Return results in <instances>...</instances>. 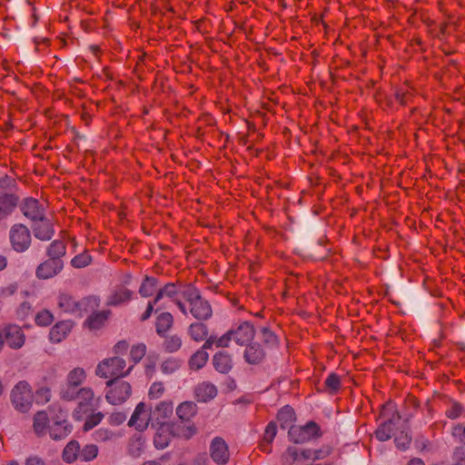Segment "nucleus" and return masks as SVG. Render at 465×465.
<instances>
[{"mask_svg":"<svg viewBox=\"0 0 465 465\" xmlns=\"http://www.w3.org/2000/svg\"><path fill=\"white\" fill-rule=\"evenodd\" d=\"M16 180L7 174L0 178V222L7 219L18 207L20 197L16 193Z\"/></svg>","mask_w":465,"mask_h":465,"instance_id":"nucleus-1","label":"nucleus"},{"mask_svg":"<svg viewBox=\"0 0 465 465\" xmlns=\"http://www.w3.org/2000/svg\"><path fill=\"white\" fill-rule=\"evenodd\" d=\"M10 400L17 411L28 412L34 402V393L29 383L25 381L17 382L11 391Z\"/></svg>","mask_w":465,"mask_h":465,"instance_id":"nucleus-2","label":"nucleus"},{"mask_svg":"<svg viewBox=\"0 0 465 465\" xmlns=\"http://www.w3.org/2000/svg\"><path fill=\"white\" fill-rule=\"evenodd\" d=\"M78 393V403L73 411V417L75 420H83L87 414L99 407L100 398H95L90 387H82Z\"/></svg>","mask_w":465,"mask_h":465,"instance_id":"nucleus-3","label":"nucleus"},{"mask_svg":"<svg viewBox=\"0 0 465 465\" xmlns=\"http://www.w3.org/2000/svg\"><path fill=\"white\" fill-rule=\"evenodd\" d=\"M125 365L126 362L123 358L117 356L112 357L100 362L95 370V373L97 376L104 379H121L122 377L128 375L133 369V366H131L127 371H124Z\"/></svg>","mask_w":465,"mask_h":465,"instance_id":"nucleus-4","label":"nucleus"},{"mask_svg":"<svg viewBox=\"0 0 465 465\" xmlns=\"http://www.w3.org/2000/svg\"><path fill=\"white\" fill-rule=\"evenodd\" d=\"M197 410V405L193 401H183L176 408V414L180 420L187 423L180 428L178 436L188 440L196 434L197 429L193 423H191V420L196 415Z\"/></svg>","mask_w":465,"mask_h":465,"instance_id":"nucleus-5","label":"nucleus"},{"mask_svg":"<svg viewBox=\"0 0 465 465\" xmlns=\"http://www.w3.org/2000/svg\"><path fill=\"white\" fill-rule=\"evenodd\" d=\"M382 417H388L375 430L376 438L381 441L390 440L396 434V424L401 420V416L396 410L390 408V404L384 405L381 411Z\"/></svg>","mask_w":465,"mask_h":465,"instance_id":"nucleus-6","label":"nucleus"},{"mask_svg":"<svg viewBox=\"0 0 465 465\" xmlns=\"http://www.w3.org/2000/svg\"><path fill=\"white\" fill-rule=\"evenodd\" d=\"M110 390L106 392L105 398L111 404L116 405L124 402L132 394V387L127 382L118 378L110 379L106 382Z\"/></svg>","mask_w":465,"mask_h":465,"instance_id":"nucleus-7","label":"nucleus"},{"mask_svg":"<svg viewBox=\"0 0 465 465\" xmlns=\"http://www.w3.org/2000/svg\"><path fill=\"white\" fill-rule=\"evenodd\" d=\"M9 241L15 252H25L32 242L31 232L25 225L15 223L10 228Z\"/></svg>","mask_w":465,"mask_h":465,"instance_id":"nucleus-8","label":"nucleus"},{"mask_svg":"<svg viewBox=\"0 0 465 465\" xmlns=\"http://www.w3.org/2000/svg\"><path fill=\"white\" fill-rule=\"evenodd\" d=\"M290 440L296 444L309 441L312 438L321 436L319 425L314 421H309L304 426L292 425L288 431Z\"/></svg>","mask_w":465,"mask_h":465,"instance_id":"nucleus-9","label":"nucleus"},{"mask_svg":"<svg viewBox=\"0 0 465 465\" xmlns=\"http://www.w3.org/2000/svg\"><path fill=\"white\" fill-rule=\"evenodd\" d=\"M232 341L238 345L243 346L250 343L255 336L254 326L249 322H242L235 328L229 330Z\"/></svg>","mask_w":465,"mask_h":465,"instance_id":"nucleus-10","label":"nucleus"},{"mask_svg":"<svg viewBox=\"0 0 465 465\" xmlns=\"http://www.w3.org/2000/svg\"><path fill=\"white\" fill-rule=\"evenodd\" d=\"M4 339L14 350L22 348L25 342V335L22 328L16 324H7L3 329Z\"/></svg>","mask_w":465,"mask_h":465,"instance_id":"nucleus-11","label":"nucleus"},{"mask_svg":"<svg viewBox=\"0 0 465 465\" xmlns=\"http://www.w3.org/2000/svg\"><path fill=\"white\" fill-rule=\"evenodd\" d=\"M18 206L23 214L31 221L37 222L45 216V208L33 197L25 198Z\"/></svg>","mask_w":465,"mask_h":465,"instance_id":"nucleus-12","label":"nucleus"},{"mask_svg":"<svg viewBox=\"0 0 465 465\" xmlns=\"http://www.w3.org/2000/svg\"><path fill=\"white\" fill-rule=\"evenodd\" d=\"M209 450L212 460L218 465H225L229 461V448L223 438L215 437L211 442Z\"/></svg>","mask_w":465,"mask_h":465,"instance_id":"nucleus-13","label":"nucleus"},{"mask_svg":"<svg viewBox=\"0 0 465 465\" xmlns=\"http://www.w3.org/2000/svg\"><path fill=\"white\" fill-rule=\"evenodd\" d=\"M63 269V261L48 258L37 266L35 275L38 279L47 280L59 274Z\"/></svg>","mask_w":465,"mask_h":465,"instance_id":"nucleus-14","label":"nucleus"},{"mask_svg":"<svg viewBox=\"0 0 465 465\" xmlns=\"http://www.w3.org/2000/svg\"><path fill=\"white\" fill-rule=\"evenodd\" d=\"M151 420L152 411L146 409L145 403L140 402L131 416L128 424L129 426H135L139 430H143L148 427Z\"/></svg>","mask_w":465,"mask_h":465,"instance_id":"nucleus-15","label":"nucleus"},{"mask_svg":"<svg viewBox=\"0 0 465 465\" xmlns=\"http://www.w3.org/2000/svg\"><path fill=\"white\" fill-rule=\"evenodd\" d=\"M266 351L262 345L258 342H250L246 344L243 359L251 365H260L266 359Z\"/></svg>","mask_w":465,"mask_h":465,"instance_id":"nucleus-16","label":"nucleus"},{"mask_svg":"<svg viewBox=\"0 0 465 465\" xmlns=\"http://www.w3.org/2000/svg\"><path fill=\"white\" fill-rule=\"evenodd\" d=\"M32 230L36 239L45 242L51 240L54 235V225L45 216L42 219H39L32 226Z\"/></svg>","mask_w":465,"mask_h":465,"instance_id":"nucleus-17","label":"nucleus"},{"mask_svg":"<svg viewBox=\"0 0 465 465\" xmlns=\"http://www.w3.org/2000/svg\"><path fill=\"white\" fill-rule=\"evenodd\" d=\"M190 312L200 321H207L212 317L213 310L210 303L202 296L190 303Z\"/></svg>","mask_w":465,"mask_h":465,"instance_id":"nucleus-18","label":"nucleus"},{"mask_svg":"<svg viewBox=\"0 0 465 465\" xmlns=\"http://www.w3.org/2000/svg\"><path fill=\"white\" fill-rule=\"evenodd\" d=\"M133 296V292L124 286H117L109 295L106 304L108 306H119L128 302Z\"/></svg>","mask_w":465,"mask_h":465,"instance_id":"nucleus-19","label":"nucleus"},{"mask_svg":"<svg viewBox=\"0 0 465 465\" xmlns=\"http://www.w3.org/2000/svg\"><path fill=\"white\" fill-rule=\"evenodd\" d=\"M217 388L209 381L199 383L194 389V396L198 401L207 402L217 395Z\"/></svg>","mask_w":465,"mask_h":465,"instance_id":"nucleus-20","label":"nucleus"},{"mask_svg":"<svg viewBox=\"0 0 465 465\" xmlns=\"http://www.w3.org/2000/svg\"><path fill=\"white\" fill-rule=\"evenodd\" d=\"M72 431V426L65 419L54 420L49 426V434L53 440H59L65 439Z\"/></svg>","mask_w":465,"mask_h":465,"instance_id":"nucleus-21","label":"nucleus"},{"mask_svg":"<svg viewBox=\"0 0 465 465\" xmlns=\"http://www.w3.org/2000/svg\"><path fill=\"white\" fill-rule=\"evenodd\" d=\"M171 425L169 423H162L156 430L153 437L154 446L158 450H163L166 448L172 439Z\"/></svg>","mask_w":465,"mask_h":465,"instance_id":"nucleus-22","label":"nucleus"},{"mask_svg":"<svg viewBox=\"0 0 465 465\" xmlns=\"http://www.w3.org/2000/svg\"><path fill=\"white\" fill-rule=\"evenodd\" d=\"M214 369L223 373H228L232 368V358L227 351H218L213 357Z\"/></svg>","mask_w":465,"mask_h":465,"instance_id":"nucleus-23","label":"nucleus"},{"mask_svg":"<svg viewBox=\"0 0 465 465\" xmlns=\"http://www.w3.org/2000/svg\"><path fill=\"white\" fill-rule=\"evenodd\" d=\"M173 412V406L172 401H161L152 411V420H155L159 425L167 423L168 420Z\"/></svg>","mask_w":465,"mask_h":465,"instance_id":"nucleus-24","label":"nucleus"},{"mask_svg":"<svg viewBox=\"0 0 465 465\" xmlns=\"http://www.w3.org/2000/svg\"><path fill=\"white\" fill-rule=\"evenodd\" d=\"M73 323L70 321H62L52 327L49 332L50 340L53 342L62 341L71 331Z\"/></svg>","mask_w":465,"mask_h":465,"instance_id":"nucleus-25","label":"nucleus"},{"mask_svg":"<svg viewBox=\"0 0 465 465\" xmlns=\"http://www.w3.org/2000/svg\"><path fill=\"white\" fill-rule=\"evenodd\" d=\"M110 314H111L110 311H102V312H93L85 320L84 325L85 327H87L90 331L99 330L104 326Z\"/></svg>","mask_w":465,"mask_h":465,"instance_id":"nucleus-26","label":"nucleus"},{"mask_svg":"<svg viewBox=\"0 0 465 465\" xmlns=\"http://www.w3.org/2000/svg\"><path fill=\"white\" fill-rule=\"evenodd\" d=\"M173 324V317L170 312H162L156 317L155 330L159 336H164Z\"/></svg>","mask_w":465,"mask_h":465,"instance_id":"nucleus-27","label":"nucleus"},{"mask_svg":"<svg viewBox=\"0 0 465 465\" xmlns=\"http://www.w3.org/2000/svg\"><path fill=\"white\" fill-rule=\"evenodd\" d=\"M188 334L192 340L200 342L207 338L209 330L205 323L193 322L188 327Z\"/></svg>","mask_w":465,"mask_h":465,"instance_id":"nucleus-28","label":"nucleus"},{"mask_svg":"<svg viewBox=\"0 0 465 465\" xmlns=\"http://www.w3.org/2000/svg\"><path fill=\"white\" fill-rule=\"evenodd\" d=\"M66 253V244L61 240L53 241L46 249V254L49 258L63 261L62 258Z\"/></svg>","mask_w":465,"mask_h":465,"instance_id":"nucleus-29","label":"nucleus"},{"mask_svg":"<svg viewBox=\"0 0 465 465\" xmlns=\"http://www.w3.org/2000/svg\"><path fill=\"white\" fill-rule=\"evenodd\" d=\"M277 434V426L274 421L269 422L264 430V435L262 442L260 443L261 450L267 453L271 452L270 444L274 440Z\"/></svg>","mask_w":465,"mask_h":465,"instance_id":"nucleus-30","label":"nucleus"},{"mask_svg":"<svg viewBox=\"0 0 465 465\" xmlns=\"http://www.w3.org/2000/svg\"><path fill=\"white\" fill-rule=\"evenodd\" d=\"M162 337L164 338L163 342V349L165 352L173 353L181 349L183 340L178 334H164V336Z\"/></svg>","mask_w":465,"mask_h":465,"instance_id":"nucleus-31","label":"nucleus"},{"mask_svg":"<svg viewBox=\"0 0 465 465\" xmlns=\"http://www.w3.org/2000/svg\"><path fill=\"white\" fill-rule=\"evenodd\" d=\"M76 304L77 312L75 314H78L79 317H83L84 312H92L99 306L98 301L92 296L84 297L80 301H76Z\"/></svg>","mask_w":465,"mask_h":465,"instance_id":"nucleus-32","label":"nucleus"},{"mask_svg":"<svg viewBox=\"0 0 465 465\" xmlns=\"http://www.w3.org/2000/svg\"><path fill=\"white\" fill-rule=\"evenodd\" d=\"M58 306L64 312L76 313L77 304L74 298L68 293H61L58 297Z\"/></svg>","mask_w":465,"mask_h":465,"instance_id":"nucleus-33","label":"nucleus"},{"mask_svg":"<svg viewBox=\"0 0 465 465\" xmlns=\"http://www.w3.org/2000/svg\"><path fill=\"white\" fill-rule=\"evenodd\" d=\"M80 457V444L76 440H71L63 450V460L67 463H72Z\"/></svg>","mask_w":465,"mask_h":465,"instance_id":"nucleus-34","label":"nucleus"},{"mask_svg":"<svg viewBox=\"0 0 465 465\" xmlns=\"http://www.w3.org/2000/svg\"><path fill=\"white\" fill-rule=\"evenodd\" d=\"M179 293L183 295L189 304L202 296L199 290L192 283L183 284L179 282Z\"/></svg>","mask_w":465,"mask_h":465,"instance_id":"nucleus-35","label":"nucleus"},{"mask_svg":"<svg viewBox=\"0 0 465 465\" xmlns=\"http://www.w3.org/2000/svg\"><path fill=\"white\" fill-rule=\"evenodd\" d=\"M158 281L154 277L145 276L140 288L139 293L142 297H150L156 291Z\"/></svg>","mask_w":465,"mask_h":465,"instance_id":"nucleus-36","label":"nucleus"},{"mask_svg":"<svg viewBox=\"0 0 465 465\" xmlns=\"http://www.w3.org/2000/svg\"><path fill=\"white\" fill-rule=\"evenodd\" d=\"M177 293H179V282L173 283L169 282L165 284L163 288H161L157 292L153 299V303H158V302L165 295L170 298H173Z\"/></svg>","mask_w":465,"mask_h":465,"instance_id":"nucleus-37","label":"nucleus"},{"mask_svg":"<svg viewBox=\"0 0 465 465\" xmlns=\"http://www.w3.org/2000/svg\"><path fill=\"white\" fill-rule=\"evenodd\" d=\"M208 357L209 355L205 351L202 349L198 350L189 360L190 368L193 370H200L207 362Z\"/></svg>","mask_w":465,"mask_h":465,"instance_id":"nucleus-38","label":"nucleus"},{"mask_svg":"<svg viewBox=\"0 0 465 465\" xmlns=\"http://www.w3.org/2000/svg\"><path fill=\"white\" fill-rule=\"evenodd\" d=\"M277 419L281 422L282 428L284 429L295 420V412L291 406L286 405L279 411Z\"/></svg>","mask_w":465,"mask_h":465,"instance_id":"nucleus-39","label":"nucleus"},{"mask_svg":"<svg viewBox=\"0 0 465 465\" xmlns=\"http://www.w3.org/2000/svg\"><path fill=\"white\" fill-rule=\"evenodd\" d=\"M80 390L81 388H79V386L72 385L65 381V384L60 390V397L66 401H74L76 400L79 394L78 391Z\"/></svg>","mask_w":465,"mask_h":465,"instance_id":"nucleus-40","label":"nucleus"},{"mask_svg":"<svg viewBox=\"0 0 465 465\" xmlns=\"http://www.w3.org/2000/svg\"><path fill=\"white\" fill-rule=\"evenodd\" d=\"M86 379V372L83 368L76 367L69 371L66 381L72 385L80 386Z\"/></svg>","mask_w":465,"mask_h":465,"instance_id":"nucleus-41","label":"nucleus"},{"mask_svg":"<svg viewBox=\"0 0 465 465\" xmlns=\"http://www.w3.org/2000/svg\"><path fill=\"white\" fill-rule=\"evenodd\" d=\"M49 421L48 415L45 411H38L34 416V430L35 433H44Z\"/></svg>","mask_w":465,"mask_h":465,"instance_id":"nucleus-42","label":"nucleus"},{"mask_svg":"<svg viewBox=\"0 0 465 465\" xmlns=\"http://www.w3.org/2000/svg\"><path fill=\"white\" fill-rule=\"evenodd\" d=\"M341 388V380L336 373H331L324 381V390L330 394H335Z\"/></svg>","mask_w":465,"mask_h":465,"instance_id":"nucleus-43","label":"nucleus"},{"mask_svg":"<svg viewBox=\"0 0 465 465\" xmlns=\"http://www.w3.org/2000/svg\"><path fill=\"white\" fill-rule=\"evenodd\" d=\"M465 413V408L458 401H451L445 414L451 420H456Z\"/></svg>","mask_w":465,"mask_h":465,"instance_id":"nucleus-44","label":"nucleus"},{"mask_svg":"<svg viewBox=\"0 0 465 465\" xmlns=\"http://www.w3.org/2000/svg\"><path fill=\"white\" fill-rule=\"evenodd\" d=\"M84 418H86L85 422L84 424V430L87 431L94 428L96 425H98L101 420L104 418V414L101 411L95 412H90L87 414Z\"/></svg>","mask_w":465,"mask_h":465,"instance_id":"nucleus-45","label":"nucleus"},{"mask_svg":"<svg viewBox=\"0 0 465 465\" xmlns=\"http://www.w3.org/2000/svg\"><path fill=\"white\" fill-rule=\"evenodd\" d=\"M91 262H92V256L87 252H84L74 256L71 260V265L74 268L80 269V268H84V267L88 266L91 263Z\"/></svg>","mask_w":465,"mask_h":465,"instance_id":"nucleus-46","label":"nucleus"},{"mask_svg":"<svg viewBox=\"0 0 465 465\" xmlns=\"http://www.w3.org/2000/svg\"><path fill=\"white\" fill-rule=\"evenodd\" d=\"M262 340L265 346L273 347L278 344V338L275 333L267 327L261 329Z\"/></svg>","mask_w":465,"mask_h":465,"instance_id":"nucleus-47","label":"nucleus"},{"mask_svg":"<svg viewBox=\"0 0 465 465\" xmlns=\"http://www.w3.org/2000/svg\"><path fill=\"white\" fill-rule=\"evenodd\" d=\"M98 448L94 444H89L80 450V458L84 461L93 460L97 457Z\"/></svg>","mask_w":465,"mask_h":465,"instance_id":"nucleus-48","label":"nucleus"},{"mask_svg":"<svg viewBox=\"0 0 465 465\" xmlns=\"http://www.w3.org/2000/svg\"><path fill=\"white\" fill-rule=\"evenodd\" d=\"M146 353V346L143 343H139L132 347L130 351L131 359L134 363L139 362Z\"/></svg>","mask_w":465,"mask_h":465,"instance_id":"nucleus-49","label":"nucleus"},{"mask_svg":"<svg viewBox=\"0 0 465 465\" xmlns=\"http://www.w3.org/2000/svg\"><path fill=\"white\" fill-rule=\"evenodd\" d=\"M115 434L107 429H99L94 433V439L98 442L112 440Z\"/></svg>","mask_w":465,"mask_h":465,"instance_id":"nucleus-50","label":"nucleus"},{"mask_svg":"<svg viewBox=\"0 0 465 465\" xmlns=\"http://www.w3.org/2000/svg\"><path fill=\"white\" fill-rule=\"evenodd\" d=\"M180 367V362L174 359H168L161 365V370L163 373L170 374L174 372Z\"/></svg>","mask_w":465,"mask_h":465,"instance_id":"nucleus-51","label":"nucleus"},{"mask_svg":"<svg viewBox=\"0 0 465 465\" xmlns=\"http://www.w3.org/2000/svg\"><path fill=\"white\" fill-rule=\"evenodd\" d=\"M53 320V315L48 311H42L35 317V322L40 326H47L52 323Z\"/></svg>","mask_w":465,"mask_h":465,"instance_id":"nucleus-52","label":"nucleus"},{"mask_svg":"<svg viewBox=\"0 0 465 465\" xmlns=\"http://www.w3.org/2000/svg\"><path fill=\"white\" fill-rule=\"evenodd\" d=\"M394 441L399 449H406L411 443V438L406 432L401 430L399 434H395Z\"/></svg>","mask_w":465,"mask_h":465,"instance_id":"nucleus-53","label":"nucleus"},{"mask_svg":"<svg viewBox=\"0 0 465 465\" xmlns=\"http://www.w3.org/2000/svg\"><path fill=\"white\" fill-rule=\"evenodd\" d=\"M452 460L460 465H465V447L458 446L453 450Z\"/></svg>","mask_w":465,"mask_h":465,"instance_id":"nucleus-54","label":"nucleus"},{"mask_svg":"<svg viewBox=\"0 0 465 465\" xmlns=\"http://www.w3.org/2000/svg\"><path fill=\"white\" fill-rule=\"evenodd\" d=\"M164 387L162 382H154L149 390V397L151 399H158L163 392Z\"/></svg>","mask_w":465,"mask_h":465,"instance_id":"nucleus-55","label":"nucleus"},{"mask_svg":"<svg viewBox=\"0 0 465 465\" xmlns=\"http://www.w3.org/2000/svg\"><path fill=\"white\" fill-rule=\"evenodd\" d=\"M232 341V335L230 334V331H228L225 332L223 336L217 338L216 337V347H228L229 342Z\"/></svg>","mask_w":465,"mask_h":465,"instance_id":"nucleus-56","label":"nucleus"},{"mask_svg":"<svg viewBox=\"0 0 465 465\" xmlns=\"http://www.w3.org/2000/svg\"><path fill=\"white\" fill-rule=\"evenodd\" d=\"M331 452L330 447H323L313 451V460H322L329 456Z\"/></svg>","mask_w":465,"mask_h":465,"instance_id":"nucleus-57","label":"nucleus"},{"mask_svg":"<svg viewBox=\"0 0 465 465\" xmlns=\"http://www.w3.org/2000/svg\"><path fill=\"white\" fill-rule=\"evenodd\" d=\"M407 410H416L420 406L419 401L412 395H408L404 401Z\"/></svg>","mask_w":465,"mask_h":465,"instance_id":"nucleus-58","label":"nucleus"},{"mask_svg":"<svg viewBox=\"0 0 465 465\" xmlns=\"http://www.w3.org/2000/svg\"><path fill=\"white\" fill-rule=\"evenodd\" d=\"M16 290H17L16 284H15V283L9 284L8 286L3 287L0 290V296L4 297V298L11 296L16 292Z\"/></svg>","mask_w":465,"mask_h":465,"instance_id":"nucleus-59","label":"nucleus"},{"mask_svg":"<svg viewBox=\"0 0 465 465\" xmlns=\"http://www.w3.org/2000/svg\"><path fill=\"white\" fill-rule=\"evenodd\" d=\"M128 348L129 344L126 341H120L114 345V351L115 354L125 353Z\"/></svg>","mask_w":465,"mask_h":465,"instance_id":"nucleus-60","label":"nucleus"},{"mask_svg":"<svg viewBox=\"0 0 465 465\" xmlns=\"http://www.w3.org/2000/svg\"><path fill=\"white\" fill-rule=\"evenodd\" d=\"M411 94L408 92L398 90L395 93L396 100L402 105H405L408 103V99Z\"/></svg>","mask_w":465,"mask_h":465,"instance_id":"nucleus-61","label":"nucleus"},{"mask_svg":"<svg viewBox=\"0 0 465 465\" xmlns=\"http://www.w3.org/2000/svg\"><path fill=\"white\" fill-rule=\"evenodd\" d=\"M157 303H153V300L148 302L145 312L141 316L140 320L142 322H145V321H147L151 317V315H152V313L153 312V307Z\"/></svg>","mask_w":465,"mask_h":465,"instance_id":"nucleus-62","label":"nucleus"},{"mask_svg":"<svg viewBox=\"0 0 465 465\" xmlns=\"http://www.w3.org/2000/svg\"><path fill=\"white\" fill-rule=\"evenodd\" d=\"M204 341H205L201 349L205 351H206V350L212 349L213 344L216 345V336H213V335L207 336V338Z\"/></svg>","mask_w":465,"mask_h":465,"instance_id":"nucleus-63","label":"nucleus"},{"mask_svg":"<svg viewBox=\"0 0 465 465\" xmlns=\"http://www.w3.org/2000/svg\"><path fill=\"white\" fill-rule=\"evenodd\" d=\"M26 465H45V462L37 457L29 458L26 460Z\"/></svg>","mask_w":465,"mask_h":465,"instance_id":"nucleus-64","label":"nucleus"}]
</instances>
